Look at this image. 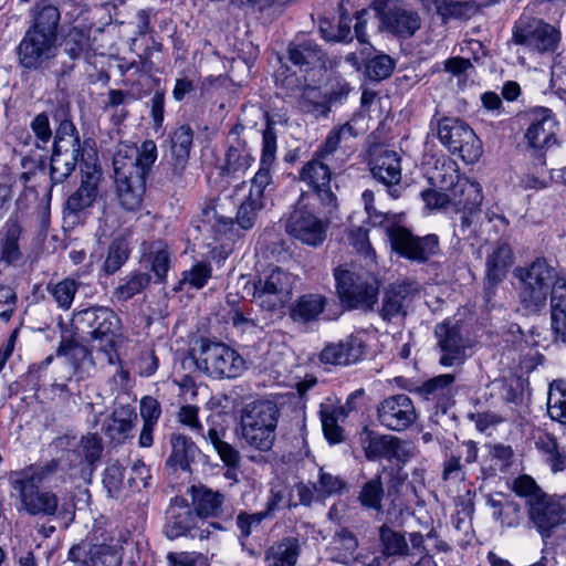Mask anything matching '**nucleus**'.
I'll list each match as a JSON object with an SVG mask.
<instances>
[{
  "label": "nucleus",
  "instance_id": "obj_6",
  "mask_svg": "<svg viewBox=\"0 0 566 566\" xmlns=\"http://www.w3.org/2000/svg\"><path fill=\"white\" fill-rule=\"evenodd\" d=\"M334 276L342 303L352 310H373L378 300L379 282L371 273L339 266Z\"/></svg>",
  "mask_w": 566,
  "mask_h": 566
},
{
  "label": "nucleus",
  "instance_id": "obj_55",
  "mask_svg": "<svg viewBox=\"0 0 566 566\" xmlns=\"http://www.w3.org/2000/svg\"><path fill=\"white\" fill-rule=\"evenodd\" d=\"M81 148V142L73 122L62 118L55 133L54 147Z\"/></svg>",
  "mask_w": 566,
  "mask_h": 566
},
{
  "label": "nucleus",
  "instance_id": "obj_17",
  "mask_svg": "<svg viewBox=\"0 0 566 566\" xmlns=\"http://www.w3.org/2000/svg\"><path fill=\"white\" fill-rule=\"evenodd\" d=\"M417 411L411 398L397 394L382 399L377 407L379 423L391 431H402L417 420Z\"/></svg>",
  "mask_w": 566,
  "mask_h": 566
},
{
  "label": "nucleus",
  "instance_id": "obj_47",
  "mask_svg": "<svg viewBox=\"0 0 566 566\" xmlns=\"http://www.w3.org/2000/svg\"><path fill=\"white\" fill-rule=\"evenodd\" d=\"M150 283V275L143 272H133L122 280L114 291V297L119 302H126L143 292Z\"/></svg>",
  "mask_w": 566,
  "mask_h": 566
},
{
  "label": "nucleus",
  "instance_id": "obj_19",
  "mask_svg": "<svg viewBox=\"0 0 566 566\" xmlns=\"http://www.w3.org/2000/svg\"><path fill=\"white\" fill-rule=\"evenodd\" d=\"M434 334L440 348L439 363L447 368L460 367L468 358L469 339L462 334L458 324L443 322L436 326Z\"/></svg>",
  "mask_w": 566,
  "mask_h": 566
},
{
  "label": "nucleus",
  "instance_id": "obj_12",
  "mask_svg": "<svg viewBox=\"0 0 566 566\" xmlns=\"http://www.w3.org/2000/svg\"><path fill=\"white\" fill-rule=\"evenodd\" d=\"M370 8L380 21L379 29L399 39H409L421 28L419 13L397 0H375Z\"/></svg>",
  "mask_w": 566,
  "mask_h": 566
},
{
  "label": "nucleus",
  "instance_id": "obj_44",
  "mask_svg": "<svg viewBox=\"0 0 566 566\" xmlns=\"http://www.w3.org/2000/svg\"><path fill=\"white\" fill-rule=\"evenodd\" d=\"M80 282L75 279L65 277L59 282H50L46 285V291L53 298L59 308L67 311L71 308L76 292L78 291Z\"/></svg>",
  "mask_w": 566,
  "mask_h": 566
},
{
  "label": "nucleus",
  "instance_id": "obj_30",
  "mask_svg": "<svg viewBox=\"0 0 566 566\" xmlns=\"http://www.w3.org/2000/svg\"><path fill=\"white\" fill-rule=\"evenodd\" d=\"M169 443L171 453L166 464L174 470L189 471L200 455V449L189 437L181 433H171Z\"/></svg>",
  "mask_w": 566,
  "mask_h": 566
},
{
  "label": "nucleus",
  "instance_id": "obj_53",
  "mask_svg": "<svg viewBox=\"0 0 566 566\" xmlns=\"http://www.w3.org/2000/svg\"><path fill=\"white\" fill-rule=\"evenodd\" d=\"M355 136H356L355 128L349 123H345L339 128L333 129L328 134L324 145L321 147V149L315 155H317L318 157H322L324 159H328V157L331 155H333V153L338 148L339 144L343 140H347Z\"/></svg>",
  "mask_w": 566,
  "mask_h": 566
},
{
  "label": "nucleus",
  "instance_id": "obj_34",
  "mask_svg": "<svg viewBox=\"0 0 566 566\" xmlns=\"http://www.w3.org/2000/svg\"><path fill=\"white\" fill-rule=\"evenodd\" d=\"M61 13L57 7L38 2L31 10V24L28 29L33 33H42L57 40Z\"/></svg>",
  "mask_w": 566,
  "mask_h": 566
},
{
  "label": "nucleus",
  "instance_id": "obj_13",
  "mask_svg": "<svg viewBox=\"0 0 566 566\" xmlns=\"http://www.w3.org/2000/svg\"><path fill=\"white\" fill-rule=\"evenodd\" d=\"M177 420L179 423L187 427L190 432L208 440L226 465L235 468L239 464V451L233 446L222 440L224 430L220 432L217 428L212 427L208 430V434H205L203 426L199 420V407L195 405L182 406L177 413Z\"/></svg>",
  "mask_w": 566,
  "mask_h": 566
},
{
  "label": "nucleus",
  "instance_id": "obj_3",
  "mask_svg": "<svg viewBox=\"0 0 566 566\" xmlns=\"http://www.w3.org/2000/svg\"><path fill=\"white\" fill-rule=\"evenodd\" d=\"M75 331L90 337L93 346L105 354L108 364H114L115 347L120 336V318L109 307L94 306L74 313Z\"/></svg>",
  "mask_w": 566,
  "mask_h": 566
},
{
  "label": "nucleus",
  "instance_id": "obj_60",
  "mask_svg": "<svg viewBox=\"0 0 566 566\" xmlns=\"http://www.w3.org/2000/svg\"><path fill=\"white\" fill-rule=\"evenodd\" d=\"M212 268L205 262L196 263L190 270L182 273L180 284H188L196 290L202 289L211 277Z\"/></svg>",
  "mask_w": 566,
  "mask_h": 566
},
{
  "label": "nucleus",
  "instance_id": "obj_42",
  "mask_svg": "<svg viewBox=\"0 0 566 566\" xmlns=\"http://www.w3.org/2000/svg\"><path fill=\"white\" fill-rule=\"evenodd\" d=\"M145 189L146 181L136 178L132 182H115L118 203L127 211H137L140 209Z\"/></svg>",
  "mask_w": 566,
  "mask_h": 566
},
{
  "label": "nucleus",
  "instance_id": "obj_58",
  "mask_svg": "<svg viewBox=\"0 0 566 566\" xmlns=\"http://www.w3.org/2000/svg\"><path fill=\"white\" fill-rule=\"evenodd\" d=\"M347 240L349 244L368 262L374 261L375 251L370 245L368 231L361 227H354L347 231Z\"/></svg>",
  "mask_w": 566,
  "mask_h": 566
},
{
  "label": "nucleus",
  "instance_id": "obj_41",
  "mask_svg": "<svg viewBox=\"0 0 566 566\" xmlns=\"http://www.w3.org/2000/svg\"><path fill=\"white\" fill-rule=\"evenodd\" d=\"M201 222L203 227L216 234H226L234 224L233 218L224 214V203H220L219 199L205 201L201 209Z\"/></svg>",
  "mask_w": 566,
  "mask_h": 566
},
{
  "label": "nucleus",
  "instance_id": "obj_26",
  "mask_svg": "<svg viewBox=\"0 0 566 566\" xmlns=\"http://www.w3.org/2000/svg\"><path fill=\"white\" fill-rule=\"evenodd\" d=\"M558 123L548 108H538L533 114L532 123L525 133V139L534 149H548L557 144Z\"/></svg>",
  "mask_w": 566,
  "mask_h": 566
},
{
  "label": "nucleus",
  "instance_id": "obj_64",
  "mask_svg": "<svg viewBox=\"0 0 566 566\" xmlns=\"http://www.w3.org/2000/svg\"><path fill=\"white\" fill-rule=\"evenodd\" d=\"M21 230L18 226L13 224L8 228L1 248V259L7 263H13L20 258L18 241Z\"/></svg>",
  "mask_w": 566,
  "mask_h": 566
},
{
  "label": "nucleus",
  "instance_id": "obj_16",
  "mask_svg": "<svg viewBox=\"0 0 566 566\" xmlns=\"http://www.w3.org/2000/svg\"><path fill=\"white\" fill-rule=\"evenodd\" d=\"M327 159L315 155L300 170V180L306 184L319 200L327 213L336 210L337 197L331 185V168Z\"/></svg>",
  "mask_w": 566,
  "mask_h": 566
},
{
  "label": "nucleus",
  "instance_id": "obj_9",
  "mask_svg": "<svg viewBox=\"0 0 566 566\" xmlns=\"http://www.w3.org/2000/svg\"><path fill=\"white\" fill-rule=\"evenodd\" d=\"M440 142L453 154H458L468 164L475 163L482 155L481 142L473 129L455 117H442L437 120Z\"/></svg>",
  "mask_w": 566,
  "mask_h": 566
},
{
  "label": "nucleus",
  "instance_id": "obj_46",
  "mask_svg": "<svg viewBox=\"0 0 566 566\" xmlns=\"http://www.w3.org/2000/svg\"><path fill=\"white\" fill-rule=\"evenodd\" d=\"M253 161L252 156L245 146L237 140L235 144L230 145L226 154V164L222 171L227 176L244 172Z\"/></svg>",
  "mask_w": 566,
  "mask_h": 566
},
{
  "label": "nucleus",
  "instance_id": "obj_49",
  "mask_svg": "<svg viewBox=\"0 0 566 566\" xmlns=\"http://www.w3.org/2000/svg\"><path fill=\"white\" fill-rule=\"evenodd\" d=\"M298 106L302 112L313 114L315 117H326L329 113L328 102H326L325 96H323L317 87L311 85L304 87L300 96Z\"/></svg>",
  "mask_w": 566,
  "mask_h": 566
},
{
  "label": "nucleus",
  "instance_id": "obj_37",
  "mask_svg": "<svg viewBox=\"0 0 566 566\" xmlns=\"http://www.w3.org/2000/svg\"><path fill=\"white\" fill-rule=\"evenodd\" d=\"M301 553L300 539L284 537L271 545L265 553L266 566H295Z\"/></svg>",
  "mask_w": 566,
  "mask_h": 566
},
{
  "label": "nucleus",
  "instance_id": "obj_52",
  "mask_svg": "<svg viewBox=\"0 0 566 566\" xmlns=\"http://www.w3.org/2000/svg\"><path fill=\"white\" fill-rule=\"evenodd\" d=\"M133 419H136V413L129 406L115 410L107 427V432L112 439L125 438L134 427Z\"/></svg>",
  "mask_w": 566,
  "mask_h": 566
},
{
  "label": "nucleus",
  "instance_id": "obj_31",
  "mask_svg": "<svg viewBox=\"0 0 566 566\" xmlns=\"http://www.w3.org/2000/svg\"><path fill=\"white\" fill-rule=\"evenodd\" d=\"M428 11H436L443 23L450 20H468L475 15L479 6L474 1L420 0Z\"/></svg>",
  "mask_w": 566,
  "mask_h": 566
},
{
  "label": "nucleus",
  "instance_id": "obj_20",
  "mask_svg": "<svg viewBox=\"0 0 566 566\" xmlns=\"http://www.w3.org/2000/svg\"><path fill=\"white\" fill-rule=\"evenodd\" d=\"M199 518L182 497L171 500L166 511L165 534L168 538H177L185 535L206 538L209 531L197 525Z\"/></svg>",
  "mask_w": 566,
  "mask_h": 566
},
{
  "label": "nucleus",
  "instance_id": "obj_22",
  "mask_svg": "<svg viewBox=\"0 0 566 566\" xmlns=\"http://www.w3.org/2000/svg\"><path fill=\"white\" fill-rule=\"evenodd\" d=\"M419 293L416 281L392 283L385 289L379 310L380 317L387 323H395L406 317L413 297Z\"/></svg>",
  "mask_w": 566,
  "mask_h": 566
},
{
  "label": "nucleus",
  "instance_id": "obj_50",
  "mask_svg": "<svg viewBox=\"0 0 566 566\" xmlns=\"http://www.w3.org/2000/svg\"><path fill=\"white\" fill-rule=\"evenodd\" d=\"M57 356L65 357V361L72 368V374L77 376V380L87 376L82 369L83 363L91 360V353L85 346L72 343L62 344L57 349Z\"/></svg>",
  "mask_w": 566,
  "mask_h": 566
},
{
  "label": "nucleus",
  "instance_id": "obj_21",
  "mask_svg": "<svg viewBox=\"0 0 566 566\" xmlns=\"http://www.w3.org/2000/svg\"><path fill=\"white\" fill-rule=\"evenodd\" d=\"M102 172L95 166L84 171L78 189L69 197L64 208V220L75 226L81 222L82 213L93 206L98 196Z\"/></svg>",
  "mask_w": 566,
  "mask_h": 566
},
{
  "label": "nucleus",
  "instance_id": "obj_14",
  "mask_svg": "<svg viewBox=\"0 0 566 566\" xmlns=\"http://www.w3.org/2000/svg\"><path fill=\"white\" fill-rule=\"evenodd\" d=\"M392 250L401 256L419 263L426 262L439 249V240L434 234L416 237L408 229L394 226L387 230Z\"/></svg>",
  "mask_w": 566,
  "mask_h": 566
},
{
  "label": "nucleus",
  "instance_id": "obj_51",
  "mask_svg": "<svg viewBox=\"0 0 566 566\" xmlns=\"http://www.w3.org/2000/svg\"><path fill=\"white\" fill-rule=\"evenodd\" d=\"M129 245L126 239L116 238L108 247L107 255L103 264V270L106 274L112 275L116 273L128 260Z\"/></svg>",
  "mask_w": 566,
  "mask_h": 566
},
{
  "label": "nucleus",
  "instance_id": "obj_39",
  "mask_svg": "<svg viewBox=\"0 0 566 566\" xmlns=\"http://www.w3.org/2000/svg\"><path fill=\"white\" fill-rule=\"evenodd\" d=\"M379 554L387 560L410 555V547L403 533L384 524L378 530Z\"/></svg>",
  "mask_w": 566,
  "mask_h": 566
},
{
  "label": "nucleus",
  "instance_id": "obj_40",
  "mask_svg": "<svg viewBox=\"0 0 566 566\" xmlns=\"http://www.w3.org/2000/svg\"><path fill=\"white\" fill-rule=\"evenodd\" d=\"M357 549L358 539L348 530L335 533L329 545L332 558L348 566H353L358 556H360L361 553L357 552Z\"/></svg>",
  "mask_w": 566,
  "mask_h": 566
},
{
  "label": "nucleus",
  "instance_id": "obj_11",
  "mask_svg": "<svg viewBox=\"0 0 566 566\" xmlns=\"http://www.w3.org/2000/svg\"><path fill=\"white\" fill-rule=\"evenodd\" d=\"M306 195L302 193L293 210L284 221L285 231L295 240L318 247L326 239L328 223L311 211L305 203Z\"/></svg>",
  "mask_w": 566,
  "mask_h": 566
},
{
  "label": "nucleus",
  "instance_id": "obj_15",
  "mask_svg": "<svg viewBox=\"0 0 566 566\" xmlns=\"http://www.w3.org/2000/svg\"><path fill=\"white\" fill-rule=\"evenodd\" d=\"M360 441L365 457L369 461L386 459L405 463L413 455L411 446L396 436L379 434L365 429L360 434Z\"/></svg>",
  "mask_w": 566,
  "mask_h": 566
},
{
  "label": "nucleus",
  "instance_id": "obj_59",
  "mask_svg": "<svg viewBox=\"0 0 566 566\" xmlns=\"http://www.w3.org/2000/svg\"><path fill=\"white\" fill-rule=\"evenodd\" d=\"M102 452V440L96 434H87L81 439L78 453H83L85 463L90 467V475L94 464L101 459Z\"/></svg>",
  "mask_w": 566,
  "mask_h": 566
},
{
  "label": "nucleus",
  "instance_id": "obj_29",
  "mask_svg": "<svg viewBox=\"0 0 566 566\" xmlns=\"http://www.w3.org/2000/svg\"><path fill=\"white\" fill-rule=\"evenodd\" d=\"M364 352V342L359 337L350 335L338 344L327 345L319 357L325 364L349 365L358 361Z\"/></svg>",
  "mask_w": 566,
  "mask_h": 566
},
{
  "label": "nucleus",
  "instance_id": "obj_48",
  "mask_svg": "<svg viewBox=\"0 0 566 566\" xmlns=\"http://www.w3.org/2000/svg\"><path fill=\"white\" fill-rule=\"evenodd\" d=\"M385 490L382 485L381 474H376L373 479L363 484L358 495L360 505L368 510L380 512L382 510V499Z\"/></svg>",
  "mask_w": 566,
  "mask_h": 566
},
{
  "label": "nucleus",
  "instance_id": "obj_7",
  "mask_svg": "<svg viewBox=\"0 0 566 566\" xmlns=\"http://www.w3.org/2000/svg\"><path fill=\"white\" fill-rule=\"evenodd\" d=\"M157 159L154 140H145L140 148L129 143L118 144L113 157L114 182L145 180L150 167Z\"/></svg>",
  "mask_w": 566,
  "mask_h": 566
},
{
  "label": "nucleus",
  "instance_id": "obj_61",
  "mask_svg": "<svg viewBox=\"0 0 566 566\" xmlns=\"http://www.w3.org/2000/svg\"><path fill=\"white\" fill-rule=\"evenodd\" d=\"M124 468L118 461L108 462L103 474V484L109 496L114 497L122 489Z\"/></svg>",
  "mask_w": 566,
  "mask_h": 566
},
{
  "label": "nucleus",
  "instance_id": "obj_8",
  "mask_svg": "<svg viewBox=\"0 0 566 566\" xmlns=\"http://www.w3.org/2000/svg\"><path fill=\"white\" fill-rule=\"evenodd\" d=\"M193 358L198 369L216 379L238 377L244 369V359L224 343L202 340Z\"/></svg>",
  "mask_w": 566,
  "mask_h": 566
},
{
  "label": "nucleus",
  "instance_id": "obj_4",
  "mask_svg": "<svg viewBox=\"0 0 566 566\" xmlns=\"http://www.w3.org/2000/svg\"><path fill=\"white\" fill-rule=\"evenodd\" d=\"M280 418L277 405L270 400L247 403L240 415L242 440L252 449L268 452L274 446Z\"/></svg>",
  "mask_w": 566,
  "mask_h": 566
},
{
  "label": "nucleus",
  "instance_id": "obj_57",
  "mask_svg": "<svg viewBox=\"0 0 566 566\" xmlns=\"http://www.w3.org/2000/svg\"><path fill=\"white\" fill-rule=\"evenodd\" d=\"M149 260L151 262V270L158 280L163 281L170 266V253L163 242H156L153 244L149 253Z\"/></svg>",
  "mask_w": 566,
  "mask_h": 566
},
{
  "label": "nucleus",
  "instance_id": "obj_35",
  "mask_svg": "<svg viewBox=\"0 0 566 566\" xmlns=\"http://www.w3.org/2000/svg\"><path fill=\"white\" fill-rule=\"evenodd\" d=\"M450 198L459 210L472 213L482 203L483 195L478 182L458 177L457 182L450 189Z\"/></svg>",
  "mask_w": 566,
  "mask_h": 566
},
{
  "label": "nucleus",
  "instance_id": "obj_10",
  "mask_svg": "<svg viewBox=\"0 0 566 566\" xmlns=\"http://www.w3.org/2000/svg\"><path fill=\"white\" fill-rule=\"evenodd\" d=\"M560 39V31L556 27L536 18H521L512 31L513 43L541 54L554 53Z\"/></svg>",
  "mask_w": 566,
  "mask_h": 566
},
{
  "label": "nucleus",
  "instance_id": "obj_24",
  "mask_svg": "<svg viewBox=\"0 0 566 566\" xmlns=\"http://www.w3.org/2000/svg\"><path fill=\"white\" fill-rule=\"evenodd\" d=\"M287 59L301 72L322 73L326 69V54L312 39L293 40L287 46Z\"/></svg>",
  "mask_w": 566,
  "mask_h": 566
},
{
  "label": "nucleus",
  "instance_id": "obj_32",
  "mask_svg": "<svg viewBox=\"0 0 566 566\" xmlns=\"http://www.w3.org/2000/svg\"><path fill=\"white\" fill-rule=\"evenodd\" d=\"M478 447L472 440L463 441L454 453H451L443 462L442 479L444 481H464L465 472L461 463L464 458L465 463H473L478 459Z\"/></svg>",
  "mask_w": 566,
  "mask_h": 566
},
{
  "label": "nucleus",
  "instance_id": "obj_36",
  "mask_svg": "<svg viewBox=\"0 0 566 566\" xmlns=\"http://www.w3.org/2000/svg\"><path fill=\"white\" fill-rule=\"evenodd\" d=\"M195 514L200 517H214L222 511L224 495L205 485H192L189 489Z\"/></svg>",
  "mask_w": 566,
  "mask_h": 566
},
{
  "label": "nucleus",
  "instance_id": "obj_2",
  "mask_svg": "<svg viewBox=\"0 0 566 566\" xmlns=\"http://www.w3.org/2000/svg\"><path fill=\"white\" fill-rule=\"evenodd\" d=\"M59 464V460L51 459L10 473L9 483L18 492L21 509L28 514L52 516L56 513L57 495L52 491H41L40 485L57 471Z\"/></svg>",
  "mask_w": 566,
  "mask_h": 566
},
{
  "label": "nucleus",
  "instance_id": "obj_54",
  "mask_svg": "<svg viewBox=\"0 0 566 566\" xmlns=\"http://www.w3.org/2000/svg\"><path fill=\"white\" fill-rule=\"evenodd\" d=\"M193 132L189 125H180L170 133L169 154L190 156Z\"/></svg>",
  "mask_w": 566,
  "mask_h": 566
},
{
  "label": "nucleus",
  "instance_id": "obj_56",
  "mask_svg": "<svg viewBox=\"0 0 566 566\" xmlns=\"http://www.w3.org/2000/svg\"><path fill=\"white\" fill-rule=\"evenodd\" d=\"M319 30L328 41L346 42L352 40L350 20L345 15H340L336 28L326 20L321 21Z\"/></svg>",
  "mask_w": 566,
  "mask_h": 566
},
{
  "label": "nucleus",
  "instance_id": "obj_1",
  "mask_svg": "<svg viewBox=\"0 0 566 566\" xmlns=\"http://www.w3.org/2000/svg\"><path fill=\"white\" fill-rule=\"evenodd\" d=\"M517 280L521 306L527 313H539L551 294V326L555 340L566 344V279L545 259H536L527 266L513 271Z\"/></svg>",
  "mask_w": 566,
  "mask_h": 566
},
{
  "label": "nucleus",
  "instance_id": "obj_25",
  "mask_svg": "<svg viewBox=\"0 0 566 566\" xmlns=\"http://www.w3.org/2000/svg\"><path fill=\"white\" fill-rule=\"evenodd\" d=\"M373 177L388 188L391 198L398 199L401 196V188L398 187L401 180L400 157L396 151L384 149L370 161Z\"/></svg>",
  "mask_w": 566,
  "mask_h": 566
},
{
  "label": "nucleus",
  "instance_id": "obj_38",
  "mask_svg": "<svg viewBox=\"0 0 566 566\" xmlns=\"http://www.w3.org/2000/svg\"><path fill=\"white\" fill-rule=\"evenodd\" d=\"M326 304L327 298L321 294H304L291 306L290 317L300 323L316 321L324 313Z\"/></svg>",
  "mask_w": 566,
  "mask_h": 566
},
{
  "label": "nucleus",
  "instance_id": "obj_5",
  "mask_svg": "<svg viewBox=\"0 0 566 566\" xmlns=\"http://www.w3.org/2000/svg\"><path fill=\"white\" fill-rule=\"evenodd\" d=\"M295 276L290 272L275 268L264 279L245 286L252 293L253 302L264 313V319L281 317L285 305L292 298Z\"/></svg>",
  "mask_w": 566,
  "mask_h": 566
},
{
  "label": "nucleus",
  "instance_id": "obj_18",
  "mask_svg": "<svg viewBox=\"0 0 566 566\" xmlns=\"http://www.w3.org/2000/svg\"><path fill=\"white\" fill-rule=\"evenodd\" d=\"M57 40L28 29L18 45V57L24 69L38 70L55 57Z\"/></svg>",
  "mask_w": 566,
  "mask_h": 566
},
{
  "label": "nucleus",
  "instance_id": "obj_45",
  "mask_svg": "<svg viewBox=\"0 0 566 566\" xmlns=\"http://www.w3.org/2000/svg\"><path fill=\"white\" fill-rule=\"evenodd\" d=\"M537 448L547 455L552 470L563 471L566 469V446H559L557 439L551 433H544L536 441Z\"/></svg>",
  "mask_w": 566,
  "mask_h": 566
},
{
  "label": "nucleus",
  "instance_id": "obj_62",
  "mask_svg": "<svg viewBox=\"0 0 566 566\" xmlns=\"http://www.w3.org/2000/svg\"><path fill=\"white\" fill-rule=\"evenodd\" d=\"M394 60L387 54H378L370 59L366 65L367 74L371 80L380 81L392 73Z\"/></svg>",
  "mask_w": 566,
  "mask_h": 566
},
{
  "label": "nucleus",
  "instance_id": "obj_23",
  "mask_svg": "<svg viewBox=\"0 0 566 566\" xmlns=\"http://www.w3.org/2000/svg\"><path fill=\"white\" fill-rule=\"evenodd\" d=\"M528 514L543 537H551L560 525L566 523V509L558 500L547 494L533 497Z\"/></svg>",
  "mask_w": 566,
  "mask_h": 566
},
{
  "label": "nucleus",
  "instance_id": "obj_27",
  "mask_svg": "<svg viewBox=\"0 0 566 566\" xmlns=\"http://www.w3.org/2000/svg\"><path fill=\"white\" fill-rule=\"evenodd\" d=\"M514 263V253L506 242H496L486 255L485 261V294L491 296L496 285L504 281Z\"/></svg>",
  "mask_w": 566,
  "mask_h": 566
},
{
  "label": "nucleus",
  "instance_id": "obj_33",
  "mask_svg": "<svg viewBox=\"0 0 566 566\" xmlns=\"http://www.w3.org/2000/svg\"><path fill=\"white\" fill-rule=\"evenodd\" d=\"M82 148H62L53 146L50 177L52 185L62 184L74 171L82 158Z\"/></svg>",
  "mask_w": 566,
  "mask_h": 566
},
{
  "label": "nucleus",
  "instance_id": "obj_63",
  "mask_svg": "<svg viewBox=\"0 0 566 566\" xmlns=\"http://www.w3.org/2000/svg\"><path fill=\"white\" fill-rule=\"evenodd\" d=\"M346 488V482L337 475H333L319 470L318 482L315 484V491L324 497L339 494Z\"/></svg>",
  "mask_w": 566,
  "mask_h": 566
},
{
  "label": "nucleus",
  "instance_id": "obj_28",
  "mask_svg": "<svg viewBox=\"0 0 566 566\" xmlns=\"http://www.w3.org/2000/svg\"><path fill=\"white\" fill-rule=\"evenodd\" d=\"M69 559L76 566H119L120 556L107 544L74 545L69 552Z\"/></svg>",
  "mask_w": 566,
  "mask_h": 566
},
{
  "label": "nucleus",
  "instance_id": "obj_43",
  "mask_svg": "<svg viewBox=\"0 0 566 566\" xmlns=\"http://www.w3.org/2000/svg\"><path fill=\"white\" fill-rule=\"evenodd\" d=\"M486 504L493 509V517L502 525L509 527L518 525L521 518L520 506L512 501L504 500L502 493L489 494Z\"/></svg>",
  "mask_w": 566,
  "mask_h": 566
}]
</instances>
